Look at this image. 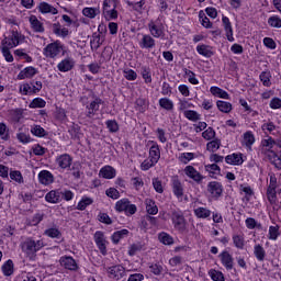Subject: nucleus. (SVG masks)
Returning a JSON list of instances; mask_svg holds the SVG:
<instances>
[{"label":"nucleus","mask_w":281,"mask_h":281,"mask_svg":"<svg viewBox=\"0 0 281 281\" xmlns=\"http://www.w3.org/2000/svg\"><path fill=\"white\" fill-rule=\"evenodd\" d=\"M184 117H187V120H190V122H199V120H201V114H199L194 110H187L184 111Z\"/></svg>","instance_id":"nucleus-39"},{"label":"nucleus","mask_w":281,"mask_h":281,"mask_svg":"<svg viewBox=\"0 0 281 281\" xmlns=\"http://www.w3.org/2000/svg\"><path fill=\"white\" fill-rule=\"evenodd\" d=\"M124 236H128V229H121L115 232L112 235V243H114V245H117V243H120V240H122V238H124Z\"/></svg>","instance_id":"nucleus-36"},{"label":"nucleus","mask_w":281,"mask_h":281,"mask_svg":"<svg viewBox=\"0 0 281 281\" xmlns=\"http://www.w3.org/2000/svg\"><path fill=\"white\" fill-rule=\"evenodd\" d=\"M158 239L162 243V245H175V238L170 236L168 233H160L158 235Z\"/></svg>","instance_id":"nucleus-35"},{"label":"nucleus","mask_w":281,"mask_h":281,"mask_svg":"<svg viewBox=\"0 0 281 281\" xmlns=\"http://www.w3.org/2000/svg\"><path fill=\"white\" fill-rule=\"evenodd\" d=\"M93 203V200L91 198H83L77 205V210H80L81 212L83 210H87L88 205H91Z\"/></svg>","instance_id":"nucleus-53"},{"label":"nucleus","mask_w":281,"mask_h":281,"mask_svg":"<svg viewBox=\"0 0 281 281\" xmlns=\"http://www.w3.org/2000/svg\"><path fill=\"white\" fill-rule=\"evenodd\" d=\"M104 16L108 21L117 19V10H115V8L111 9V10L105 9Z\"/></svg>","instance_id":"nucleus-62"},{"label":"nucleus","mask_w":281,"mask_h":281,"mask_svg":"<svg viewBox=\"0 0 281 281\" xmlns=\"http://www.w3.org/2000/svg\"><path fill=\"white\" fill-rule=\"evenodd\" d=\"M263 87H271V74L262 71L259 76Z\"/></svg>","instance_id":"nucleus-49"},{"label":"nucleus","mask_w":281,"mask_h":281,"mask_svg":"<svg viewBox=\"0 0 281 281\" xmlns=\"http://www.w3.org/2000/svg\"><path fill=\"white\" fill-rule=\"evenodd\" d=\"M194 214L198 216V218H210L212 211L205 207H198L194 210Z\"/></svg>","instance_id":"nucleus-38"},{"label":"nucleus","mask_w":281,"mask_h":281,"mask_svg":"<svg viewBox=\"0 0 281 281\" xmlns=\"http://www.w3.org/2000/svg\"><path fill=\"white\" fill-rule=\"evenodd\" d=\"M209 276L213 281H225V276H223V272L218 270H210Z\"/></svg>","instance_id":"nucleus-46"},{"label":"nucleus","mask_w":281,"mask_h":281,"mask_svg":"<svg viewBox=\"0 0 281 281\" xmlns=\"http://www.w3.org/2000/svg\"><path fill=\"white\" fill-rule=\"evenodd\" d=\"M268 24H269L271 27L280 29V27H281V19L278 18V16H270V18L268 19Z\"/></svg>","instance_id":"nucleus-58"},{"label":"nucleus","mask_w":281,"mask_h":281,"mask_svg":"<svg viewBox=\"0 0 281 281\" xmlns=\"http://www.w3.org/2000/svg\"><path fill=\"white\" fill-rule=\"evenodd\" d=\"M196 52L198 54H200L201 56H205L206 58H210L213 56V52L210 49V46L207 45H199L196 47Z\"/></svg>","instance_id":"nucleus-37"},{"label":"nucleus","mask_w":281,"mask_h":281,"mask_svg":"<svg viewBox=\"0 0 281 281\" xmlns=\"http://www.w3.org/2000/svg\"><path fill=\"white\" fill-rule=\"evenodd\" d=\"M115 168L111 166L102 167L99 171V177H102L103 179H115Z\"/></svg>","instance_id":"nucleus-23"},{"label":"nucleus","mask_w":281,"mask_h":281,"mask_svg":"<svg viewBox=\"0 0 281 281\" xmlns=\"http://www.w3.org/2000/svg\"><path fill=\"white\" fill-rule=\"evenodd\" d=\"M148 30L154 38H159L164 35V29H161V25L156 24L154 21L148 23Z\"/></svg>","instance_id":"nucleus-21"},{"label":"nucleus","mask_w":281,"mask_h":281,"mask_svg":"<svg viewBox=\"0 0 281 281\" xmlns=\"http://www.w3.org/2000/svg\"><path fill=\"white\" fill-rule=\"evenodd\" d=\"M100 45H102V41L100 38V34L93 33L92 40H91V46L95 47V49H98V47H100Z\"/></svg>","instance_id":"nucleus-64"},{"label":"nucleus","mask_w":281,"mask_h":281,"mask_svg":"<svg viewBox=\"0 0 281 281\" xmlns=\"http://www.w3.org/2000/svg\"><path fill=\"white\" fill-rule=\"evenodd\" d=\"M171 221L173 227L180 234H183L186 229H188V222L186 221V216H183V212L181 211H172L171 212Z\"/></svg>","instance_id":"nucleus-3"},{"label":"nucleus","mask_w":281,"mask_h":281,"mask_svg":"<svg viewBox=\"0 0 281 281\" xmlns=\"http://www.w3.org/2000/svg\"><path fill=\"white\" fill-rule=\"evenodd\" d=\"M103 102L104 101H102L100 97H94L93 101H91L90 104L86 106L88 110L87 117H93V115L100 111V104H103Z\"/></svg>","instance_id":"nucleus-13"},{"label":"nucleus","mask_w":281,"mask_h":281,"mask_svg":"<svg viewBox=\"0 0 281 281\" xmlns=\"http://www.w3.org/2000/svg\"><path fill=\"white\" fill-rule=\"evenodd\" d=\"M45 104H47L45 100H43L42 98H35L29 106L30 109H45Z\"/></svg>","instance_id":"nucleus-45"},{"label":"nucleus","mask_w":281,"mask_h":281,"mask_svg":"<svg viewBox=\"0 0 281 281\" xmlns=\"http://www.w3.org/2000/svg\"><path fill=\"white\" fill-rule=\"evenodd\" d=\"M216 106L222 113H232V103L227 101H217Z\"/></svg>","instance_id":"nucleus-33"},{"label":"nucleus","mask_w":281,"mask_h":281,"mask_svg":"<svg viewBox=\"0 0 281 281\" xmlns=\"http://www.w3.org/2000/svg\"><path fill=\"white\" fill-rule=\"evenodd\" d=\"M38 180L43 186H49V183H54V175L48 170H42L38 173Z\"/></svg>","instance_id":"nucleus-20"},{"label":"nucleus","mask_w":281,"mask_h":281,"mask_svg":"<svg viewBox=\"0 0 281 281\" xmlns=\"http://www.w3.org/2000/svg\"><path fill=\"white\" fill-rule=\"evenodd\" d=\"M38 10L42 14H58V9L52 7V4L47 2H41L38 5Z\"/></svg>","instance_id":"nucleus-26"},{"label":"nucleus","mask_w":281,"mask_h":281,"mask_svg":"<svg viewBox=\"0 0 281 281\" xmlns=\"http://www.w3.org/2000/svg\"><path fill=\"white\" fill-rule=\"evenodd\" d=\"M123 74L126 80H137V72H135L133 69H125L123 70Z\"/></svg>","instance_id":"nucleus-59"},{"label":"nucleus","mask_w":281,"mask_h":281,"mask_svg":"<svg viewBox=\"0 0 281 281\" xmlns=\"http://www.w3.org/2000/svg\"><path fill=\"white\" fill-rule=\"evenodd\" d=\"M226 164H231V166H240L243 164V155L240 154H232L226 156Z\"/></svg>","instance_id":"nucleus-27"},{"label":"nucleus","mask_w":281,"mask_h":281,"mask_svg":"<svg viewBox=\"0 0 281 281\" xmlns=\"http://www.w3.org/2000/svg\"><path fill=\"white\" fill-rule=\"evenodd\" d=\"M2 272L4 276H12L14 273V262L11 259L3 263Z\"/></svg>","instance_id":"nucleus-34"},{"label":"nucleus","mask_w":281,"mask_h":281,"mask_svg":"<svg viewBox=\"0 0 281 281\" xmlns=\"http://www.w3.org/2000/svg\"><path fill=\"white\" fill-rule=\"evenodd\" d=\"M255 258L259 260V262H262L265 260V257L267 256V252L265 251V248L261 245H256L254 249Z\"/></svg>","instance_id":"nucleus-32"},{"label":"nucleus","mask_w":281,"mask_h":281,"mask_svg":"<svg viewBox=\"0 0 281 281\" xmlns=\"http://www.w3.org/2000/svg\"><path fill=\"white\" fill-rule=\"evenodd\" d=\"M256 142V137H254V134L251 132H246L244 134V144L245 146H254V143Z\"/></svg>","instance_id":"nucleus-51"},{"label":"nucleus","mask_w":281,"mask_h":281,"mask_svg":"<svg viewBox=\"0 0 281 281\" xmlns=\"http://www.w3.org/2000/svg\"><path fill=\"white\" fill-rule=\"evenodd\" d=\"M263 148H266V150H268V159L270 161V164H272V166H274V168H277L278 170H281V158L280 156H278V154H276V151L271 150L273 148V146H278V144L276 143V140L271 137L263 139L261 142Z\"/></svg>","instance_id":"nucleus-2"},{"label":"nucleus","mask_w":281,"mask_h":281,"mask_svg":"<svg viewBox=\"0 0 281 281\" xmlns=\"http://www.w3.org/2000/svg\"><path fill=\"white\" fill-rule=\"evenodd\" d=\"M36 76V68L34 67H26L18 75L19 80H25V78H33Z\"/></svg>","instance_id":"nucleus-28"},{"label":"nucleus","mask_w":281,"mask_h":281,"mask_svg":"<svg viewBox=\"0 0 281 281\" xmlns=\"http://www.w3.org/2000/svg\"><path fill=\"white\" fill-rule=\"evenodd\" d=\"M116 212H124L126 216H133L137 212V206L135 204H131L128 199H122L115 204Z\"/></svg>","instance_id":"nucleus-4"},{"label":"nucleus","mask_w":281,"mask_h":281,"mask_svg":"<svg viewBox=\"0 0 281 281\" xmlns=\"http://www.w3.org/2000/svg\"><path fill=\"white\" fill-rule=\"evenodd\" d=\"M47 203H59L60 202V191L52 190L45 195Z\"/></svg>","instance_id":"nucleus-29"},{"label":"nucleus","mask_w":281,"mask_h":281,"mask_svg":"<svg viewBox=\"0 0 281 281\" xmlns=\"http://www.w3.org/2000/svg\"><path fill=\"white\" fill-rule=\"evenodd\" d=\"M149 158L154 164H157L161 159V150H159V145L154 143L149 149Z\"/></svg>","instance_id":"nucleus-24"},{"label":"nucleus","mask_w":281,"mask_h":281,"mask_svg":"<svg viewBox=\"0 0 281 281\" xmlns=\"http://www.w3.org/2000/svg\"><path fill=\"white\" fill-rule=\"evenodd\" d=\"M12 122H21L23 120V109H15L10 111Z\"/></svg>","instance_id":"nucleus-41"},{"label":"nucleus","mask_w":281,"mask_h":281,"mask_svg":"<svg viewBox=\"0 0 281 281\" xmlns=\"http://www.w3.org/2000/svg\"><path fill=\"white\" fill-rule=\"evenodd\" d=\"M61 49L63 46H60V43H50L44 48V56H46V58H56V56L60 54Z\"/></svg>","instance_id":"nucleus-8"},{"label":"nucleus","mask_w":281,"mask_h":281,"mask_svg":"<svg viewBox=\"0 0 281 281\" xmlns=\"http://www.w3.org/2000/svg\"><path fill=\"white\" fill-rule=\"evenodd\" d=\"M60 267H64V269H67L68 271H78V263L76 262V259L71 256H63L59 259Z\"/></svg>","instance_id":"nucleus-10"},{"label":"nucleus","mask_w":281,"mask_h":281,"mask_svg":"<svg viewBox=\"0 0 281 281\" xmlns=\"http://www.w3.org/2000/svg\"><path fill=\"white\" fill-rule=\"evenodd\" d=\"M150 272L154 273V276H161L164 272V267L159 263H153L149 266Z\"/></svg>","instance_id":"nucleus-57"},{"label":"nucleus","mask_w":281,"mask_h":281,"mask_svg":"<svg viewBox=\"0 0 281 281\" xmlns=\"http://www.w3.org/2000/svg\"><path fill=\"white\" fill-rule=\"evenodd\" d=\"M220 260L227 271H232V269H234V257H232L229 251L224 250L220 254Z\"/></svg>","instance_id":"nucleus-14"},{"label":"nucleus","mask_w":281,"mask_h":281,"mask_svg":"<svg viewBox=\"0 0 281 281\" xmlns=\"http://www.w3.org/2000/svg\"><path fill=\"white\" fill-rule=\"evenodd\" d=\"M10 179H12V181H16V183H23V175H21V171L19 170L11 171Z\"/></svg>","instance_id":"nucleus-55"},{"label":"nucleus","mask_w":281,"mask_h":281,"mask_svg":"<svg viewBox=\"0 0 281 281\" xmlns=\"http://www.w3.org/2000/svg\"><path fill=\"white\" fill-rule=\"evenodd\" d=\"M142 76L145 82H153V77L150 76V69L147 67H142Z\"/></svg>","instance_id":"nucleus-63"},{"label":"nucleus","mask_w":281,"mask_h":281,"mask_svg":"<svg viewBox=\"0 0 281 281\" xmlns=\"http://www.w3.org/2000/svg\"><path fill=\"white\" fill-rule=\"evenodd\" d=\"M55 162L61 170H69L74 164V158L69 154H63L56 158Z\"/></svg>","instance_id":"nucleus-9"},{"label":"nucleus","mask_w":281,"mask_h":281,"mask_svg":"<svg viewBox=\"0 0 281 281\" xmlns=\"http://www.w3.org/2000/svg\"><path fill=\"white\" fill-rule=\"evenodd\" d=\"M202 137L206 140L214 139V137H216V132L214 131V128L209 127L202 133Z\"/></svg>","instance_id":"nucleus-56"},{"label":"nucleus","mask_w":281,"mask_h":281,"mask_svg":"<svg viewBox=\"0 0 281 281\" xmlns=\"http://www.w3.org/2000/svg\"><path fill=\"white\" fill-rule=\"evenodd\" d=\"M138 45L140 49H153L155 47V38L148 34H144Z\"/></svg>","instance_id":"nucleus-19"},{"label":"nucleus","mask_w":281,"mask_h":281,"mask_svg":"<svg viewBox=\"0 0 281 281\" xmlns=\"http://www.w3.org/2000/svg\"><path fill=\"white\" fill-rule=\"evenodd\" d=\"M212 95H217V98H223L224 100H229V93L227 91L218 88V87H211Z\"/></svg>","instance_id":"nucleus-31"},{"label":"nucleus","mask_w":281,"mask_h":281,"mask_svg":"<svg viewBox=\"0 0 281 281\" xmlns=\"http://www.w3.org/2000/svg\"><path fill=\"white\" fill-rule=\"evenodd\" d=\"M207 190L213 199H221L223 196V184L218 181H212L207 184Z\"/></svg>","instance_id":"nucleus-12"},{"label":"nucleus","mask_w":281,"mask_h":281,"mask_svg":"<svg viewBox=\"0 0 281 281\" xmlns=\"http://www.w3.org/2000/svg\"><path fill=\"white\" fill-rule=\"evenodd\" d=\"M147 213L155 215L159 212V209L155 205V202L149 200V203L146 206Z\"/></svg>","instance_id":"nucleus-61"},{"label":"nucleus","mask_w":281,"mask_h":281,"mask_svg":"<svg viewBox=\"0 0 281 281\" xmlns=\"http://www.w3.org/2000/svg\"><path fill=\"white\" fill-rule=\"evenodd\" d=\"M276 188H278V178H276V175H270V182L267 190V196L269 203L273 204L276 203L277 194Z\"/></svg>","instance_id":"nucleus-7"},{"label":"nucleus","mask_w":281,"mask_h":281,"mask_svg":"<svg viewBox=\"0 0 281 281\" xmlns=\"http://www.w3.org/2000/svg\"><path fill=\"white\" fill-rule=\"evenodd\" d=\"M29 23L33 32H36L37 34H43V32H45V26L43 25V22H41L38 18H36V15H31L29 18Z\"/></svg>","instance_id":"nucleus-17"},{"label":"nucleus","mask_w":281,"mask_h":281,"mask_svg":"<svg viewBox=\"0 0 281 281\" xmlns=\"http://www.w3.org/2000/svg\"><path fill=\"white\" fill-rule=\"evenodd\" d=\"M74 65H76L74 59L66 58L57 65V68L59 71L66 72V71H71V69H74Z\"/></svg>","instance_id":"nucleus-25"},{"label":"nucleus","mask_w":281,"mask_h":281,"mask_svg":"<svg viewBox=\"0 0 281 281\" xmlns=\"http://www.w3.org/2000/svg\"><path fill=\"white\" fill-rule=\"evenodd\" d=\"M83 16H87L88 19H95L98 14H100V8H89L86 7L82 10Z\"/></svg>","instance_id":"nucleus-30"},{"label":"nucleus","mask_w":281,"mask_h":281,"mask_svg":"<svg viewBox=\"0 0 281 281\" xmlns=\"http://www.w3.org/2000/svg\"><path fill=\"white\" fill-rule=\"evenodd\" d=\"M10 47L1 45V52L2 56L5 58L7 63H13L14 57L12 56V53L10 52Z\"/></svg>","instance_id":"nucleus-47"},{"label":"nucleus","mask_w":281,"mask_h":281,"mask_svg":"<svg viewBox=\"0 0 281 281\" xmlns=\"http://www.w3.org/2000/svg\"><path fill=\"white\" fill-rule=\"evenodd\" d=\"M184 175H187V177L190 179H193V181H196V183H201V181H203V176L201 172L196 171V169H194L192 166H187L184 168Z\"/></svg>","instance_id":"nucleus-18"},{"label":"nucleus","mask_w":281,"mask_h":281,"mask_svg":"<svg viewBox=\"0 0 281 281\" xmlns=\"http://www.w3.org/2000/svg\"><path fill=\"white\" fill-rule=\"evenodd\" d=\"M184 75L187 76L191 85H199V79H196V75L194 74V71L184 68Z\"/></svg>","instance_id":"nucleus-48"},{"label":"nucleus","mask_w":281,"mask_h":281,"mask_svg":"<svg viewBox=\"0 0 281 281\" xmlns=\"http://www.w3.org/2000/svg\"><path fill=\"white\" fill-rule=\"evenodd\" d=\"M20 247L29 260H36V252L45 247V241L43 239L35 240L32 237H27L20 244Z\"/></svg>","instance_id":"nucleus-1"},{"label":"nucleus","mask_w":281,"mask_h":281,"mask_svg":"<svg viewBox=\"0 0 281 281\" xmlns=\"http://www.w3.org/2000/svg\"><path fill=\"white\" fill-rule=\"evenodd\" d=\"M94 241L99 248V251L102 254V256H106V239L104 238V233L100 231L97 232L94 234Z\"/></svg>","instance_id":"nucleus-15"},{"label":"nucleus","mask_w":281,"mask_h":281,"mask_svg":"<svg viewBox=\"0 0 281 281\" xmlns=\"http://www.w3.org/2000/svg\"><path fill=\"white\" fill-rule=\"evenodd\" d=\"M45 236H48V238H60L63 236V233L58 228H47L44 232Z\"/></svg>","instance_id":"nucleus-43"},{"label":"nucleus","mask_w":281,"mask_h":281,"mask_svg":"<svg viewBox=\"0 0 281 281\" xmlns=\"http://www.w3.org/2000/svg\"><path fill=\"white\" fill-rule=\"evenodd\" d=\"M222 23L224 25V30L226 32V38L229 42L234 41V30L232 29V22H229V18L223 16Z\"/></svg>","instance_id":"nucleus-22"},{"label":"nucleus","mask_w":281,"mask_h":281,"mask_svg":"<svg viewBox=\"0 0 281 281\" xmlns=\"http://www.w3.org/2000/svg\"><path fill=\"white\" fill-rule=\"evenodd\" d=\"M179 159L182 164H188L189 161H192V159H194V154L193 153H183V154H181Z\"/></svg>","instance_id":"nucleus-60"},{"label":"nucleus","mask_w":281,"mask_h":281,"mask_svg":"<svg viewBox=\"0 0 281 281\" xmlns=\"http://www.w3.org/2000/svg\"><path fill=\"white\" fill-rule=\"evenodd\" d=\"M221 148V140L214 139L207 143L206 149L211 153H216Z\"/></svg>","instance_id":"nucleus-52"},{"label":"nucleus","mask_w":281,"mask_h":281,"mask_svg":"<svg viewBox=\"0 0 281 281\" xmlns=\"http://www.w3.org/2000/svg\"><path fill=\"white\" fill-rule=\"evenodd\" d=\"M24 36L19 33V31H12L11 36L4 37L1 42V45L4 47L13 48L16 47L21 41H23Z\"/></svg>","instance_id":"nucleus-6"},{"label":"nucleus","mask_w":281,"mask_h":281,"mask_svg":"<svg viewBox=\"0 0 281 281\" xmlns=\"http://www.w3.org/2000/svg\"><path fill=\"white\" fill-rule=\"evenodd\" d=\"M127 5H130V8H133V10H135L136 12H142V10H144V5H146V1L144 0H140L138 2L127 1Z\"/></svg>","instance_id":"nucleus-50"},{"label":"nucleus","mask_w":281,"mask_h":281,"mask_svg":"<svg viewBox=\"0 0 281 281\" xmlns=\"http://www.w3.org/2000/svg\"><path fill=\"white\" fill-rule=\"evenodd\" d=\"M41 89H43V82L31 81L30 83H23L20 87V93H22V95H33V93H38Z\"/></svg>","instance_id":"nucleus-5"},{"label":"nucleus","mask_w":281,"mask_h":281,"mask_svg":"<svg viewBox=\"0 0 281 281\" xmlns=\"http://www.w3.org/2000/svg\"><path fill=\"white\" fill-rule=\"evenodd\" d=\"M126 269L122 265L112 266L108 269L109 278L112 280H122V277L125 276Z\"/></svg>","instance_id":"nucleus-11"},{"label":"nucleus","mask_w":281,"mask_h":281,"mask_svg":"<svg viewBox=\"0 0 281 281\" xmlns=\"http://www.w3.org/2000/svg\"><path fill=\"white\" fill-rule=\"evenodd\" d=\"M171 188L175 196L177 199H181L183 196V184L181 183V180H179V177L175 176L171 179Z\"/></svg>","instance_id":"nucleus-16"},{"label":"nucleus","mask_w":281,"mask_h":281,"mask_svg":"<svg viewBox=\"0 0 281 281\" xmlns=\"http://www.w3.org/2000/svg\"><path fill=\"white\" fill-rule=\"evenodd\" d=\"M31 133H32V135H35V137L47 136V132L41 125H35L34 127H32Z\"/></svg>","instance_id":"nucleus-44"},{"label":"nucleus","mask_w":281,"mask_h":281,"mask_svg":"<svg viewBox=\"0 0 281 281\" xmlns=\"http://www.w3.org/2000/svg\"><path fill=\"white\" fill-rule=\"evenodd\" d=\"M233 243L237 249H243L245 247V238L240 235L233 236Z\"/></svg>","instance_id":"nucleus-54"},{"label":"nucleus","mask_w":281,"mask_h":281,"mask_svg":"<svg viewBox=\"0 0 281 281\" xmlns=\"http://www.w3.org/2000/svg\"><path fill=\"white\" fill-rule=\"evenodd\" d=\"M159 105L161 106V109H165V111H172V109H175V103H172V100L168 98L160 99Z\"/></svg>","instance_id":"nucleus-40"},{"label":"nucleus","mask_w":281,"mask_h":281,"mask_svg":"<svg viewBox=\"0 0 281 281\" xmlns=\"http://www.w3.org/2000/svg\"><path fill=\"white\" fill-rule=\"evenodd\" d=\"M278 236H280V226H270L268 234L269 240H278Z\"/></svg>","instance_id":"nucleus-42"}]
</instances>
